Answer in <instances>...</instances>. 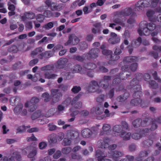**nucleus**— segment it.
Listing matches in <instances>:
<instances>
[{
	"instance_id": "obj_1",
	"label": "nucleus",
	"mask_w": 161,
	"mask_h": 161,
	"mask_svg": "<svg viewBox=\"0 0 161 161\" xmlns=\"http://www.w3.org/2000/svg\"><path fill=\"white\" fill-rule=\"evenodd\" d=\"M138 81L135 79L130 83L131 87L130 88L134 92L133 94V97L134 98L131 100L130 103L133 106L140 105L141 107H144L146 106L147 103L144 101L140 98L143 94L141 91V86L138 85Z\"/></svg>"
},
{
	"instance_id": "obj_2",
	"label": "nucleus",
	"mask_w": 161,
	"mask_h": 161,
	"mask_svg": "<svg viewBox=\"0 0 161 161\" xmlns=\"http://www.w3.org/2000/svg\"><path fill=\"white\" fill-rule=\"evenodd\" d=\"M139 26V28L137 31L140 36L149 35L156 27V24L153 22L148 23L147 21L144 20L140 23Z\"/></svg>"
},
{
	"instance_id": "obj_3",
	"label": "nucleus",
	"mask_w": 161,
	"mask_h": 161,
	"mask_svg": "<svg viewBox=\"0 0 161 161\" xmlns=\"http://www.w3.org/2000/svg\"><path fill=\"white\" fill-rule=\"evenodd\" d=\"M136 13L130 7H127L120 11L117 12L116 13V15L119 17L122 16L125 18L130 15L136 16Z\"/></svg>"
},
{
	"instance_id": "obj_4",
	"label": "nucleus",
	"mask_w": 161,
	"mask_h": 161,
	"mask_svg": "<svg viewBox=\"0 0 161 161\" xmlns=\"http://www.w3.org/2000/svg\"><path fill=\"white\" fill-rule=\"evenodd\" d=\"M150 120V118L149 117L145 118L142 121L141 119L138 118L133 121L132 124L133 126L136 128L141 126L144 127L147 125V122Z\"/></svg>"
},
{
	"instance_id": "obj_5",
	"label": "nucleus",
	"mask_w": 161,
	"mask_h": 161,
	"mask_svg": "<svg viewBox=\"0 0 161 161\" xmlns=\"http://www.w3.org/2000/svg\"><path fill=\"white\" fill-rule=\"evenodd\" d=\"M58 91V89H53L51 91L52 101L54 103L58 102L62 97V94Z\"/></svg>"
},
{
	"instance_id": "obj_6",
	"label": "nucleus",
	"mask_w": 161,
	"mask_h": 161,
	"mask_svg": "<svg viewBox=\"0 0 161 161\" xmlns=\"http://www.w3.org/2000/svg\"><path fill=\"white\" fill-rule=\"evenodd\" d=\"M99 52V50L97 48H93L85 54V57L87 59L96 58L98 56Z\"/></svg>"
},
{
	"instance_id": "obj_7",
	"label": "nucleus",
	"mask_w": 161,
	"mask_h": 161,
	"mask_svg": "<svg viewBox=\"0 0 161 161\" xmlns=\"http://www.w3.org/2000/svg\"><path fill=\"white\" fill-rule=\"evenodd\" d=\"M82 94L81 92L80 93L70 101V103L71 105L73 106L75 109H80L82 107V103L80 102H77L81 97Z\"/></svg>"
},
{
	"instance_id": "obj_8",
	"label": "nucleus",
	"mask_w": 161,
	"mask_h": 161,
	"mask_svg": "<svg viewBox=\"0 0 161 161\" xmlns=\"http://www.w3.org/2000/svg\"><path fill=\"white\" fill-rule=\"evenodd\" d=\"M111 76H104L103 79L99 83V86L104 89H107L109 86V81L111 80Z\"/></svg>"
},
{
	"instance_id": "obj_9",
	"label": "nucleus",
	"mask_w": 161,
	"mask_h": 161,
	"mask_svg": "<svg viewBox=\"0 0 161 161\" xmlns=\"http://www.w3.org/2000/svg\"><path fill=\"white\" fill-rule=\"evenodd\" d=\"M114 134L116 136H122L125 134V131L123 130L122 126L120 125H116L113 128Z\"/></svg>"
},
{
	"instance_id": "obj_10",
	"label": "nucleus",
	"mask_w": 161,
	"mask_h": 161,
	"mask_svg": "<svg viewBox=\"0 0 161 161\" xmlns=\"http://www.w3.org/2000/svg\"><path fill=\"white\" fill-rule=\"evenodd\" d=\"M123 155V153L122 152L115 151H109L106 153L107 157L111 158L115 161L117 160V158L121 157Z\"/></svg>"
},
{
	"instance_id": "obj_11",
	"label": "nucleus",
	"mask_w": 161,
	"mask_h": 161,
	"mask_svg": "<svg viewBox=\"0 0 161 161\" xmlns=\"http://www.w3.org/2000/svg\"><path fill=\"white\" fill-rule=\"evenodd\" d=\"M95 155L97 158L98 161H112L111 160L108 158H104L107 157L106 153L101 150H97L95 153Z\"/></svg>"
},
{
	"instance_id": "obj_12",
	"label": "nucleus",
	"mask_w": 161,
	"mask_h": 161,
	"mask_svg": "<svg viewBox=\"0 0 161 161\" xmlns=\"http://www.w3.org/2000/svg\"><path fill=\"white\" fill-rule=\"evenodd\" d=\"M138 57L136 56H127L125 57L120 63V65H126L129 64L130 63L138 61Z\"/></svg>"
},
{
	"instance_id": "obj_13",
	"label": "nucleus",
	"mask_w": 161,
	"mask_h": 161,
	"mask_svg": "<svg viewBox=\"0 0 161 161\" xmlns=\"http://www.w3.org/2000/svg\"><path fill=\"white\" fill-rule=\"evenodd\" d=\"M65 134L67 137L71 140L76 139L79 136V133L78 131L72 130L67 131Z\"/></svg>"
},
{
	"instance_id": "obj_14",
	"label": "nucleus",
	"mask_w": 161,
	"mask_h": 161,
	"mask_svg": "<svg viewBox=\"0 0 161 161\" xmlns=\"http://www.w3.org/2000/svg\"><path fill=\"white\" fill-rule=\"evenodd\" d=\"M137 67V63H134L132 64L130 66H129V64L122 65L121 70L122 71H127L130 69L132 71L134 72L136 70Z\"/></svg>"
},
{
	"instance_id": "obj_15",
	"label": "nucleus",
	"mask_w": 161,
	"mask_h": 161,
	"mask_svg": "<svg viewBox=\"0 0 161 161\" xmlns=\"http://www.w3.org/2000/svg\"><path fill=\"white\" fill-rule=\"evenodd\" d=\"M109 139L108 138L106 137L103 140H100L97 142V144L99 147L102 148H107L109 145Z\"/></svg>"
},
{
	"instance_id": "obj_16",
	"label": "nucleus",
	"mask_w": 161,
	"mask_h": 161,
	"mask_svg": "<svg viewBox=\"0 0 161 161\" xmlns=\"http://www.w3.org/2000/svg\"><path fill=\"white\" fill-rule=\"evenodd\" d=\"M93 27L92 29V32L94 34H100L102 25L100 22L97 23L93 25Z\"/></svg>"
},
{
	"instance_id": "obj_17",
	"label": "nucleus",
	"mask_w": 161,
	"mask_h": 161,
	"mask_svg": "<svg viewBox=\"0 0 161 161\" xmlns=\"http://www.w3.org/2000/svg\"><path fill=\"white\" fill-rule=\"evenodd\" d=\"M25 149L27 150H32V152L28 155V157L32 158V159H31V161H34L35 160L34 157L36 155L37 153V151L36 148L32 146H30L27 147Z\"/></svg>"
},
{
	"instance_id": "obj_18",
	"label": "nucleus",
	"mask_w": 161,
	"mask_h": 161,
	"mask_svg": "<svg viewBox=\"0 0 161 161\" xmlns=\"http://www.w3.org/2000/svg\"><path fill=\"white\" fill-rule=\"evenodd\" d=\"M150 0H141L139 1L136 4L138 8H145L149 6L150 4Z\"/></svg>"
},
{
	"instance_id": "obj_19",
	"label": "nucleus",
	"mask_w": 161,
	"mask_h": 161,
	"mask_svg": "<svg viewBox=\"0 0 161 161\" xmlns=\"http://www.w3.org/2000/svg\"><path fill=\"white\" fill-rule=\"evenodd\" d=\"M68 62V60L66 58H61L57 62V67L59 69L64 68Z\"/></svg>"
},
{
	"instance_id": "obj_20",
	"label": "nucleus",
	"mask_w": 161,
	"mask_h": 161,
	"mask_svg": "<svg viewBox=\"0 0 161 161\" xmlns=\"http://www.w3.org/2000/svg\"><path fill=\"white\" fill-rule=\"evenodd\" d=\"M44 51V49L42 47H39L35 48L31 53V56L34 58L37 56V57L39 58V55L42 53V52Z\"/></svg>"
},
{
	"instance_id": "obj_21",
	"label": "nucleus",
	"mask_w": 161,
	"mask_h": 161,
	"mask_svg": "<svg viewBox=\"0 0 161 161\" xmlns=\"http://www.w3.org/2000/svg\"><path fill=\"white\" fill-rule=\"evenodd\" d=\"M149 150L143 151L141 152L138 156L136 158V160L137 161H142L143 158L147 157L150 153Z\"/></svg>"
},
{
	"instance_id": "obj_22",
	"label": "nucleus",
	"mask_w": 161,
	"mask_h": 161,
	"mask_svg": "<svg viewBox=\"0 0 161 161\" xmlns=\"http://www.w3.org/2000/svg\"><path fill=\"white\" fill-rule=\"evenodd\" d=\"M154 13V12L152 10H149L147 11L146 15L149 21L156 22V17L153 16Z\"/></svg>"
},
{
	"instance_id": "obj_23",
	"label": "nucleus",
	"mask_w": 161,
	"mask_h": 161,
	"mask_svg": "<svg viewBox=\"0 0 161 161\" xmlns=\"http://www.w3.org/2000/svg\"><path fill=\"white\" fill-rule=\"evenodd\" d=\"M142 42V38L139 37L136 39H134L132 41L131 46L133 48H136L140 46Z\"/></svg>"
},
{
	"instance_id": "obj_24",
	"label": "nucleus",
	"mask_w": 161,
	"mask_h": 161,
	"mask_svg": "<svg viewBox=\"0 0 161 161\" xmlns=\"http://www.w3.org/2000/svg\"><path fill=\"white\" fill-rule=\"evenodd\" d=\"M52 55L53 54L51 51H46L45 52L41 53V54L39 55V59H42L43 58H49L52 57Z\"/></svg>"
},
{
	"instance_id": "obj_25",
	"label": "nucleus",
	"mask_w": 161,
	"mask_h": 161,
	"mask_svg": "<svg viewBox=\"0 0 161 161\" xmlns=\"http://www.w3.org/2000/svg\"><path fill=\"white\" fill-rule=\"evenodd\" d=\"M92 134V131L89 129H85L81 131V135L84 138H89Z\"/></svg>"
},
{
	"instance_id": "obj_26",
	"label": "nucleus",
	"mask_w": 161,
	"mask_h": 161,
	"mask_svg": "<svg viewBox=\"0 0 161 161\" xmlns=\"http://www.w3.org/2000/svg\"><path fill=\"white\" fill-rule=\"evenodd\" d=\"M24 15L22 17V18L23 19L25 18L29 19H33L35 17V14L30 11L25 12Z\"/></svg>"
},
{
	"instance_id": "obj_27",
	"label": "nucleus",
	"mask_w": 161,
	"mask_h": 161,
	"mask_svg": "<svg viewBox=\"0 0 161 161\" xmlns=\"http://www.w3.org/2000/svg\"><path fill=\"white\" fill-rule=\"evenodd\" d=\"M120 38L119 37H111L108 40V43L113 45L118 43L120 42Z\"/></svg>"
},
{
	"instance_id": "obj_28",
	"label": "nucleus",
	"mask_w": 161,
	"mask_h": 161,
	"mask_svg": "<svg viewBox=\"0 0 161 161\" xmlns=\"http://www.w3.org/2000/svg\"><path fill=\"white\" fill-rule=\"evenodd\" d=\"M39 102V99L36 97H32L30 102H27L25 104V106L27 108L29 105L31 104H36Z\"/></svg>"
},
{
	"instance_id": "obj_29",
	"label": "nucleus",
	"mask_w": 161,
	"mask_h": 161,
	"mask_svg": "<svg viewBox=\"0 0 161 161\" xmlns=\"http://www.w3.org/2000/svg\"><path fill=\"white\" fill-rule=\"evenodd\" d=\"M97 88L90 84L87 88V89L89 92H97L98 93L101 92V90L99 89L97 90L96 89Z\"/></svg>"
},
{
	"instance_id": "obj_30",
	"label": "nucleus",
	"mask_w": 161,
	"mask_h": 161,
	"mask_svg": "<svg viewBox=\"0 0 161 161\" xmlns=\"http://www.w3.org/2000/svg\"><path fill=\"white\" fill-rule=\"evenodd\" d=\"M84 67L87 69H93L97 67L96 65L92 63L85 64L84 65Z\"/></svg>"
},
{
	"instance_id": "obj_31",
	"label": "nucleus",
	"mask_w": 161,
	"mask_h": 161,
	"mask_svg": "<svg viewBox=\"0 0 161 161\" xmlns=\"http://www.w3.org/2000/svg\"><path fill=\"white\" fill-rule=\"evenodd\" d=\"M102 54L106 56V58L109 60L112 54L113 53V52L112 51L105 49L103 50L102 51Z\"/></svg>"
},
{
	"instance_id": "obj_32",
	"label": "nucleus",
	"mask_w": 161,
	"mask_h": 161,
	"mask_svg": "<svg viewBox=\"0 0 161 161\" xmlns=\"http://www.w3.org/2000/svg\"><path fill=\"white\" fill-rule=\"evenodd\" d=\"M128 96V94L125 93L122 95H120L117 97L116 99L119 102H123L127 99Z\"/></svg>"
},
{
	"instance_id": "obj_33",
	"label": "nucleus",
	"mask_w": 161,
	"mask_h": 161,
	"mask_svg": "<svg viewBox=\"0 0 161 161\" xmlns=\"http://www.w3.org/2000/svg\"><path fill=\"white\" fill-rule=\"evenodd\" d=\"M82 68L81 66L79 64L75 65L73 69V72L75 73H83L82 71Z\"/></svg>"
},
{
	"instance_id": "obj_34",
	"label": "nucleus",
	"mask_w": 161,
	"mask_h": 161,
	"mask_svg": "<svg viewBox=\"0 0 161 161\" xmlns=\"http://www.w3.org/2000/svg\"><path fill=\"white\" fill-rule=\"evenodd\" d=\"M153 144V141L152 140L147 139L143 141L142 144L143 147H146L151 146Z\"/></svg>"
},
{
	"instance_id": "obj_35",
	"label": "nucleus",
	"mask_w": 161,
	"mask_h": 161,
	"mask_svg": "<svg viewBox=\"0 0 161 161\" xmlns=\"http://www.w3.org/2000/svg\"><path fill=\"white\" fill-rule=\"evenodd\" d=\"M150 118V120H149L147 123L149 122V121H151L152 122V124L150 130L152 131H154L157 129L158 127L156 124V120L154 119H151V118Z\"/></svg>"
},
{
	"instance_id": "obj_36",
	"label": "nucleus",
	"mask_w": 161,
	"mask_h": 161,
	"mask_svg": "<svg viewBox=\"0 0 161 161\" xmlns=\"http://www.w3.org/2000/svg\"><path fill=\"white\" fill-rule=\"evenodd\" d=\"M44 76L45 78L48 79H54L57 76V75L54 74H51L49 72H47L44 74Z\"/></svg>"
},
{
	"instance_id": "obj_37",
	"label": "nucleus",
	"mask_w": 161,
	"mask_h": 161,
	"mask_svg": "<svg viewBox=\"0 0 161 161\" xmlns=\"http://www.w3.org/2000/svg\"><path fill=\"white\" fill-rule=\"evenodd\" d=\"M41 111L38 110L34 113L31 116V118L33 120L36 119L40 117L41 115Z\"/></svg>"
},
{
	"instance_id": "obj_38",
	"label": "nucleus",
	"mask_w": 161,
	"mask_h": 161,
	"mask_svg": "<svg viewBox=\"0 0 161 161\" xmlns=\"http://www.w3.org/2000/svg\"><path fill=\"white\" fill-rule=\"evenodd\" d=\"M49 142L51 143H54L57 141L56 135L55 134H51L49 137Z\"/></svg>"
},
{
	"instance_id": "obj_39",
	"label": "nucleus",
	"mask_w": 161,
	"mask_h": 161,
	"mask_svg": "<svg viewBox=\"0 0 161 161\" xmlns=\"http://www.w3.org/2000/svg\"><path fill=\"white\" fill-rule=\"evenodd\" d=\"M72 45H77L79 42V39L75 35L72 34Z\"/></svg>"
},
{
	"instance_id": "obj_40",
	"label": "nucleus",
	"mask_w": 161,
	"mask_h": 161,
	"mask_svg": "<svg viewBox=\"0 0 161 161\" xmlns=\"http://www.w3.org/2000/svg\"><path fill=\"white\" fill-rule=\"evenodd\" d=\"M149 129L147 128H145L141 129L139 131V133L141 134L142 137L146 136L148 133Z\"/></svg>"
},
{
	"instance_id": "obj_41",
	"label": "nucleus",
	"mask_w": 161,
	"mask_h": 161,
	"mask_svg": "<svg viewBox=\"0 0 161 161\" xmlns=\"http://www.w3.org/2000/svg\"><path fill=\"white\" fill-rule=\"evenodd\" d=\"M54 67L53 65H47L46 66H43L41 68L42 71L51 70H53Z\"/></svg>"
},
{
	"instance_id": "obj_42",
	"label": "nucleus",
	"mask_w": 161,
	"mask_h": 161,
	"mask_svg": "<svg viewBox=\"0 0 161 161\" xmlns=\"http://www.w3.org/2000/svg\"><path fill=\"white\" fill-rule=\"evenodd\" d=\"M8 51L9 52L16 53L18 51V49L16 46L13 45L8 48Z\"/></svg>"
},
{
	"instance_id": "obj_43",
	"label": "nucleus",
	"mask_w": 161,
	"mask_h": 161,
	"mask_svg": "<svg viewBox=\"0 0 161 161\" xmlns=\"http://www.w3.org/2000/svg\"><path fill=\"white\" fill-rule=\"evenodd\" d=\"M150 87L153 89H156L158 87V84L154 80H151L149 82Z\"/></svg>"
},
{
	"instance_id": "obj_44",
	"label": "nucleus",
	"mask_w": 161,
	"mask_h": 161,
	"mask_svg": "<svg viewBox=\"0 0 161 161\" xmlns=\"http://www.w3.org/2000/svg\"><path fill=\"white\" fill-rule=\"evenodd\" d=\"M85 54L83 55V56H81L80 55H74L73 57V59L75 60H77L78 61L82 62L84 60V56L85 57Z\"/></svg>"
},
{
	"instance_id": "obj_45",
	"label": "nucleus",
	"mask_w": 161,
	"mask_h": 161,
	"mask_svg": "<svg viewBox=\"0 0 161 161\" xmlns=\"http://www.w3.org/2000/svg\"><path fill=\"white\" fill-rule=\"evenodd\" d=\"M43 14L44 17L47 18H50L53 16V13L50 10H45L43 13Z\"/></svg>"
},
{
	"instance_id": "obj_46",
	"label": "nucleus",
	"mask_w": 161,
	"mask_h": 161,
	"mask_svg": "<svg viewBox=\"0 0 161 161\" xmlns=\"http://www.w3.org/2000/svg\"><path fill=\"white\" fill-rule=\"evenodd\" d=\"M42 97L44 98V101L45 102H48L50 99L49 94L46 92L43 93L42 95Z\"/></svg>"
},
{
	"instance_id": "obj_47",
	"label": "nucleus",
	"mask_w": 161,
	"mask_h": 161,
	"mask_svg": "<svg viewBox=\"0 0 161 161\" xmlns=\"http://www.w3.org/2000/svg\"><path fill=\"white\" fill-rule=\"evenodd\" d=\"M119 58L120 56L119 55L114 54L113 55L112 53L109 60L111 61H115L119 59Z\"/></svg>"
},
{
	"instance_id": "obj_48",
	"label": "nucleus",
	"mask_w": 161,
	"mask_h": 161,
	"mask_svg": "<svg viewBox=\"0 0 161 161\" xmlns=\"http://www.w3.org/2000/svg\"><path fill=\"white\" fill-rule=\"evenodd\" d=\"M44 16L41 14H37L36 16V19L40 23H42L43 22L44 19Z\"/></svg>"
},
{
	"instance_id": "obj_49",
	"label": "nucleus",
	"mask_w": 161,
	"mask_h": 161,
	"mask_svg": "<svg viewBox=\"0 0 161 161\" xmlns=\"http://www.w3.org/2000/svg\"><path fill=\"white\" fill-rule=\"evenodd\" d=\"M131 136V134L129 132L126 133L125 131V134L123 135L122 136H120L123 138V140L127 141L130 140Z\"/></svg>"
},
{
	"instance_id": "obj_50",
	"label": "nucleus",
	"mask_w": 161,
	"mask_h": 161,
	"mask_svg": "<svg viewBox=\"0 0 161 161\" xmlns=\"http://www.w3.org/2000/svg\"><path fill=\"white\" fill-rule=\"evenodd\" d=\"M65 101H64L62 103V104H59L58 106L57 111L58 112L60 113L64 110L65 109V107L63 105L65 103Z\"/></svg>"
},
{
	"instance_id": "obj_51",
	"label": "nucleus",
	"mask_w": 161,
	"mask_h": 161,
	"mask_svg": "<svg viewBox=\"0 0 161 161\" xmlns=\"http://www.w3.org/2000/svg\"><path fill=\"white\" fill-rule=\"evenodd\" d=\"M136 77V78H134L133 79L132 81L130 82V83L132 81L133 79H136L138 81V82H139V80H140L142 79L143 78V74L142 73H137L135 74ZM138 85H139V83L138 84Z\"/></svg>"
},
{
	"instance_id": "obj_52",
	"label": "nucleus",
	"mask_w": 161,
	"mask_h": 161,
	"mask_svg": "<svg viewBox=\"0 0 161 161\" xmlns=\"http://www.w3.org/2000/svg\"><path fill=\"white\" fill-rule=\"evenodd\" d=\"M121 82V80L120 78H116L113 80L112 85L113 86H116L119 84Z\"/></svg>"
},
{
	"instance_id": "obj_53",
	"label": "nucleus",
	"mask_w": 161,
	"mask_h": 161,
	"mask_svg": "<svg viewBox=\"0 0 161 161\" xmlns=\"http://www.w3.org/2000/svg\"><path fill=\"white\" fill-rule=\"evenodd\" d=\"M71 143V141L69 138H65L64 139L62 142V144L65 146L69 145Z\"/></svg>"
},
{
	"instance_id": "obj_54",
	"label": "nucleus",
	"mask_w": 161,
	"mask_h": 161,
	"mask_svg": "<svg viewBox=\"0 0 161 161\" xmlns=\"http://www.w3.org/2000/svg\"><path fill=\"white\" fill-rule=\"evenodd\" d=\"M71 151V148L70 147L64 148L62 149V153L65 154L69 153Z\"/></svg>"
},
{
	"instance_id": "obj_55",
	"label": "nucleus",
	"mask_w": 161,
	"mask_h": 161,
	"mask_svg": "<svg viewBox=\"0 0 161 161\" xmlns=\"http://www.w3.org/2000/svg\"><path fill=\"white\" fill-rule=\"evenodd\" d=\"M29 108L28 110L30 112H33L37 108V106L36 104L30 103L29 105Z\"/></svg>"
},
{
	"instance_id": "obj_56",
	"label": "nucleus",
	"mask_w": 161,
	"mask_h": 161,
	"mask_svg": "<svg viewBox=\"0 0 161 161\" xmlns=\"http://www.w3.org/2000/svg\"><path fill=\"white\" fill-rule=\"evenodd\" d=\"M12 156L14 158L18 160V161H19V159L20 158V154L19 152L17 151L14 152L12 154Z\"/></svg>"
},
{
	"instance_id": "obj_57",
	"label": "nucleus",
	"mask_w": 161,
	"mask_h": 161,
	"mask_svg": "<svg viewBox=\"0 0 161 161\" xmlns=\"http://www.w3.org/2000/svg\"><path fill=\"white\" fill-rule=\"evenodd\" d=\"M130 18L128 19L127 22L129 24H133L135 22V19H134L135 17L136 16H130Z\"/></svg>"
},
{
	"instance_id": "obj_58",
	"label": "nucleus",
	"mask_w": 161,
	"mask_h": 161,
	"mask_svg": "<svg viewBox=\"0 0 161 161\" xmlns=\"http://www.w3.org/2000/svg\"><path fill=\"white\" fill-rule=\"evenodd\" d=\"M14 111L16 114H19L20 113V105L19 103H18L17 105L15 107Z\"/></svg>"
},
{
	"instance_id": "obj_59",
	"label": "nucleus",
	"mask_w": 161,
	"mask_h": 161,
	"mask_svg": "<svg viewBox=\"0 0 161 161\" xmlns=\"http://www.w3.org/2000/svg\"><path fill=\"white\" fill-rule=\"evenodd\" d=\"M81 87L80 86H75L72 89L71 91L74 93H78L81 90Z\"/></svg>"
},
{
	"instance_id": "obj_60",
	"label": "nucleus",
	"mask_w": 161,
	"mask_h": 161,
	"mask_svg": "<svg viewBox=\"0 0 161 161\" xmlns=\"http://www.w3.org/2000/svg\"><path fill=\"white\" fill-rule=\"evenodd\" d=\"M131 137L134 139L138 140L142 137L141 134L139 133H133Z\"/></svg>"
},
{
	"instance_id": "obj_61",
	"label": "nucleus",
	"mask_w": 161,
	"mask_h": 161,
	"mask_svg": "<svg viewBox=\"0 0 161 161\" xmlns=\"http://www.w3.org/2000/svg\"><path fill=\"white\" fill-rule=\"evenodd\" d=\"M70 110L72 112L70 114V115L71 116H74L75 117V116L78 114L79 113V111L78 110L74 111V108H70Z\"/></svg>"
},
{
	"instance_id": "obj_62",
	"label": "nucleus",
	"mask_w": 161,
	"mask_h": 161,
	"mask_svg": "<svg viewBox=\"0 0 161 161\" xmlns=\"http://www.w3.org/2000/svg\"><path fill=\"white\" fill-rule=\"evenodd\" d=\"M25 25L27 30H31L32 28V24L31 21H28L26 22L25 23Z\"/></svg>"
},
{
	"instance_id": "obj_63",
	"label": "nucleus",
	"mask_w": 161,
	"mask_h": 161,
	"mask_svg": "<svg viewBox=\"0 0 161 161\" xmlns=\"http://www.w3.org/2000/svg\"><path fill=\"white\" fill-rule=\"evenodd\" d=\"M149 54L153 57L154 58L157 59L158 57V52L154 51H152L149 53Z\"/></svg>"
},
{
	"instance_id": "obj_64",
	"label": "nucleus",
	"mask_w": 161,
	"mask_h": 161,
	"mask_svg": "<svg viewBox=\"0 0 161 161\" xmlns=\"http://www.w3.org/2000/svg\"><path fill=\"white\" fill-rule=\"evenodd\" d=\"M1 160H3V161H14V158L12 156L9 158H8L6 156H4L3 157Z\"/></svg>"
}]
</instances>
